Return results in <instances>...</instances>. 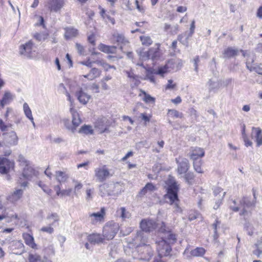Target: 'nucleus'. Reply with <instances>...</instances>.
<instances>
[{"instance_id": "37998d69", "label": "nucleus", "mask_w": 262, "mask_h": 262, "mask_svg": "<svg viewBox=\"0 0 262 262\" xmlns=\"http://www.w3.org/2000/svg\"><path fill=\"white\" fill-rule=\"evenodd\" d=\"M23 111L26 117L29 120H32L33 117L32 116V111L29 105L26 102L24 103L23 104Z\"/></svg>"}, {"instance_id": "f8f14e48", "label": "nucleus", "mask_w": 262, "mask_h": 262, "mask_svg": "<svg viewBox=\"0 0 262 262\" xmlns=\"http://www.w3.org/2000/svg\"><path fill=\"white\" fill-rule=\"evenodd\" d=\"M157 251L159 255L168 256L170 254L171 248L170 245L166 243L165 240L156 242Z\"/></svg>"}, {"instance_id": "412c9836", "label": "nucleus", "mask_w": 262, "mask_h": 262, "mask_svg": "<svg viewBox=\"0 0 262 262\" xmlns=\"http://www.w3.org/2000/svg\"><path fill=\"white\" fill-rule=\"evenodd\" d=\"M37 174L38 172L34 169L31 164L24 168L23 176L26 179L30 180Z\"/></svg>"}, {"instance_id": "e2e57ef3", "label": "nucleus", "mask_w": 262, "mask_h": 262, "mask_svg": "<svg viewBox=\"0 0 262 262\" xmlns=\"http://www.w3.org/2000/svg\"><path fill=\"white\" fill-rule=\"evenodd\" d=\"M52 226V225L50 224V225L48 226L42 227L40 229V231L44 232H47L49 234H52L54 232V229Z\"/></svg>"}, {"instance_id": "7c9ffc66", "label": "nucleus", "mask_w": 262, "mask_h": 262, "mask_svg": "<svg viewBox=\"0 0 262 262\" xmlns=\"http://www.w3.org/2000/svg\"><path fill=\"white\" fill-rule=\"evenodd\" d=\"M13 100V96L9 92H6L1 101V105L4 107L9 104Z\"/></svg>"}, {"instance_id": "9b49d317", "label": "nucleus", "mask_w": 262, "mask_h": 262, "mask_svg": "<svg viewBox=\"0 0 262 262\" xmlns=\"http://www.w3.org/2000/svg\"><path fill=\"white\" fill-rule=\"evenodd\" d=\"M160 231L162 234L161 240L166 241V243L170 245V244H173L176 243L177 241L176 235L173 234L170 230H167L166 226L164 223H162Z\"/></svg>"}, {"instance_id": "423d86ee", "label": "nucleus", "mask_w": 262, "mask_h": 262, "mask_svg": "<svg viewBox=\"0 0 262 262\" xmlns=\"http://www.w3.org/2000/svg\"><path fill=\"white\" fill-rule=\"evenodd\" d=\"M113 176L106 165H100L94 169V177L96 182L102 183Z\"/></svg>"}, {"instance_id": "7ed1b4c3", "label": "nucleus", "mask_w": 262, "mask_h": 262, "mask_svg": "<svg viewBox=\"0 0 262 262\" xmlns=\"http://www.w3.org/2000/svg\"><path fill=\"white\" fill-rule=\"evenodd\" d=\"M59 88L60 89L61 91L66 95L68 98V100L71 103L70 112L72 115V123L73 127H75V130L76 131L77 127L82 123V120L80 119L79 114L74 108L73 106V100L72 99L70 94L67 90L64 84L63 83H60Z\"/></svg>"}, {"instance_id": "4c0bfd02", "label": "nucleus", "mask_w": 262, "mask_h": 262, "mask_svg": "<svg viewBox=\"0 0 262 262\" xmlns=\"http://www.w3.org/2000/svg\"><path fill=\"white\" fill-rule=\"evenodd\" d=\"M29 262H43L41 256L37 253H30L28 256Z\"/></svg>"}, {"instance_id": "c9c22d12", "label": "nucleus", "mask_w": 262, "mask_h": 262, "mask_svg": "<svg viewBox=\"0 0 262 262\" xmlns=\"http://www.w3.org/2000/svg\"><path fill=\"white\" fill-rule=\"evenodd\" d=\"M13 124L11 123L4 121L3 119H0V130L2 132H6L9 128H12Z\"/></svg>"}, {"instance_id": "c03bdc74", "label": "nucleus", "mask_w": 262, "mask_h": 262, "mask_svg": "<svg viewBox=\"0 0 262 262\" xmlns=\"http://www.w3.org/2000/svg\"><path fill=\"white\" fill-rule=\"evenodd\" d=\"M140 39L143 45L149 46L152 43V40L151 38L148 36H141L140 37Z\"/></svg>"}, {"instance_id": "473e14b6", "label": "nucleus", "mask_w": 262, "mask_h": 262, "mask_svg": "<svg viewBox=\"0 0 262 262\" xmlns=\"http://www.w3.org/2000/svg\"><path fill=\"white\" fill-rule=\"evenodd\" d=\"M150 59L154 60L160 56V53L159 52V46L157 48H150L149 50Z\"/></svg>"}, {"instance_id": "680f3d73", "label": "nucleus", "mask_w": 262, "mask_h": 262, "mask_svg": "<svg viewBox=\"0 0 262 262\" xmlns=\"http://www.w3.org/2000/svg\"><path fill=\"white\" fill-rule=\"evenodd\" d=\"M251 72L255 71L259 75H262V69L257 64H254L251 69H249Z\"/></svg>"}, {"instance_id": "864d4df0", "label": "nucleus", "mask_w": 262, "mask_h": 262, "mask_svg": "<svg viewBox=\"0 0 262 262\" xmlns=\"http://www.w3.org/2000/svg\"><path fill=\"white\" fill-rule=\"evenodd\" d=\"M49 34L48 33H36L34 35L35 38L38 41L45 40L48 38Z\"/></svg>"}, {"instance_id": "603ef678", "label": "nucleus", "mask_w": 262, "mask_h": 262, "mask_svg": "<svg viewBox=\"0 0 262 262\" xmlns=\"http://www.w3.org/2000/svg\"><path fill=\"white\" fill-rule=\"evenodd\" d=\"M138 53L140 57V58L142 60H146L150 59L149 51L143 52L142 51L138 50Z\"/></svg>"}, {"instance_id": "0e129e2a", "label": "nucleus", "mask_w": 262, "mask_h": 262, "mask_svg": "<svg viewBox=\"0 0 262 262\" xmlns=\"http://www.w3.org/2000/svg\"><path fill=\"white\" fill-rule=\"evenodd\" d=\"M255 64L254 63V56H249L248 57V58L247 59V61L246 62V67L247 68L249 69H251L252 67L253 66V64Z\"/></svg>"}, {"instance_id": "c85d7f7f", "label": "nucleus", "mask_w": 262, "mask_h": 262, "mask_svg": "<svg viewBox=\"0 0 262 262\" xmlns=\"http://www.w3.org/2000/svg\"><path fill=\"white\" fill-rule=\"evenodd\" d=\"M55 177L57 181L60 183H64L69 178V176L65 172L61 171H56L55 172Z\"/></svg>"}, {"instance_id": "c756f323", "label": "nucleus", "mask_w": 262, "mask_h": 262, "mask_svg": "<svg viewBox=\"0 0 262 262\" xmlns=\"http://www.w3.org/2000/svg\"><path fill=\"white\" fill-rule=\"evenodd\" d=\"M140 93L139 94V96L140 97H142V100L144 101L145 103H154L155 102V98L151 97L149 94H147L146 93V92L142 90H140Z\"/></svg>"}, {"instance_id": "1a4fd4ad", "label": "nucleus", "mask_w": 262, "mask_h": 262, "mask_svg": "<svg viewBox=\"0 0 262 262\" xmlns=\"http://www.w3.org/2000/svg\"><path fill=\"white\" fill-rule=\"evenodd\" d=\"M14 161L0 156V173L1 174H8L11 170H14Z\"/></svg>"}, {"instance_id": "a18cd8bd", "label": "nucleus", "mask_w": 262, "mask_h": 262, "mask_svg": "<svg viewBox=\"0 0 262 262\" xmlns=\"http://www.w3.org/2000/svg\"><path fill=\"white\" fill-rule=\"evenodd\" d=\"M205 253V250L203 248H196L191 250L190 253L193 256H200L203 255Z\"/></svg>"}, {"instance_id": "f03ea898", "label": "nucleus", "mask_w": 262, "mask_h": 262, "mask_svg": "<svg viewBox=\"0 0 262 262\" xmlns=\"http://www.w3.org/2000/svg\"><path fill=\"white\" fill-rule=\"evenodd\" d=\"M255 202H251L248 197H243L240 201L238 206H230L233 211H239V215L245 217L249 216L251 213L252 208L254 206Z\"/></svg>"}, {"instance_id": "9d476101", "label": "nucleus", "mask_w": 262, "mask_h": 262, "mask_svg": "<svg viewBox=\"0 0 262 262\" xmlns=\"http://www.w3.org/2000/svg\"><path fill=\"white\" fill-rule=\"evenodd\" d=\"M65 5L64 0H48L45 7L50 12H59Z\"/></svg>"}, {"instance_id": "338daca9", "label": "nucleus", "mask_w": 262, "mask_h": 262, "mask_svg": "<svg viewBox=\"0 0 262 262\" xmlns=\"http://www.w3.org/2000/svg\"><path fill=\"white\" fill-rule=\"evenodd\" d=\"M166 256L159 255V254H158V255L155 257L152 262H167L165 258Z\"/></svg>"}, {"instance_id": "79ce46f5", "label": "nucleus", "mask_w": 262, "mask_h": 262, "mask_svg": "<svg viewBox=\"0 0 262 262\" xmlns=\"http://www.w3.org/2000/svg\"><path fill=\"white\" fill-rule=\"evenodd\" d=\"M78 34V31L74 28H68L67 29L64 36L66 39H69L75 37Z\"/></svg>"}, {"instance_id": "bb28decb", "label": "nucleus", "mask_w": 262, "mask_h": 262, "mask_svg": "<svg viewBox=\"0 0 262 262\" xmlns=\"http://www.w3.org/2000/svg\"><path fill=\"white\" fill-rule=\"evenodd\" d=\"M101 71L96 68H94L90 70L88 74L84 75L82 76L89 80H93L99 77Z\"/></svg>"}, {"instance_id": "774afa93", "label": "nucleus", "mask_w": 262, "mask_h": 262, "mask_svg": "<svg viewBox=\"0 0 262 262\" xmlns=\"http://www.w3.org/2000/svg\"><path fill=\"white\" fill-rule=\"evenodd\" d=\"M76 48L80 55H84L85 49L83 46L78 43H76Z\"/></svg>"}, {"instance_id": "6e6d98bb", "label": "nucleus", "mask_w": 262, "mask_h": 262, "mask_svg": "<svg viewBox=\"0 0 262 262\" xmlns=\"http://www.w3.org/2000/svg\"><path fill=\"white\" fill-rule=\"evenodd\" d=\"M47 220L52 221V223L50 224L52 226L54 225V224L58 222L59 220V217L56 213H52L48 215L47 217Z\"/></svg>"}, {"instance_id": "a19ab883", "label": "nucleus", "mask_w": 262, "mask_h": 262, "mask_svg": "<svg viewBox=\"0 0 262 262\" xmlns=\"http://www.w3.org/2000/svg\"><path fill=\"white\" fill-rule=\"evenodd\" d=\"M210 91H214L219 89L222 86L221 82H215L212 80H209L207 83Z\"/></svg>"}, {"instance_id": "49530a36", "label": "nucleus", "mask_w": 262, "mask_h": 262, "mask_svg": "<svg viewBox=\"0 0 262 262\" xmlns=\"http://www.w3.org/2000/svg\"><path fill=\"white\" fill-rule=\"evenodd\" d=\"M108 187L109 186L107 184H103L100 186V191L102 196H104L106 195H110L111 194V192L106 190Z\"/></svg>"}, {"instance_id": "72a5a7b5", "label": "nucleus", "mask_w": 262, "mask_h": 262, "mask_svg": "<svg viewBox=\"0 0 262 262\" xmlns=\"http://www.w3.org/2000/svg\"><path fill=\"white\" fill-rule=\"evenodd\" d=\"M78 133L85 135H92L93 134V129L92 126L84 124L81 127Z\"/></svg>"}, {"instance_id": "a878e982", "label": "nucleus", "mask_w": 262, "mask_h": 262, "mask_svg": "<svg viewBox=\"0 0 262 262\" xmlns=\"http://www.w3.org/2000/svg\"><path fill=\"white\" fill-rule=\"evenodd\" d=\"M116 215L117 217L121 218L123 221L130 218L131 214L124 207L117 208Z\"/></svg>"}, {"instance_id": "a211bd4d", "label": "nucleus", "mask_w": 262, "mask_h": 262, "mask_svg": "<svg viewBox=\"0 0 262 262\" xmlns=\"http://www.w3.org/2000/svg\"><path fill=\"white\" fill-rule=\"evenodd\" d=\"M251 137L255 139L257 146L262 145V130L259 127L252 128Z\"/></svg>"}, {"instance_id": "39448f33", "label": "nucleus", "mask_w": 262, "mask_h": 262, "mask_svg": "<svg viewBox=\"0 0 262 262\" xmlns=\"http://www.w3.org/2000/svg\"><path fill=\"white\" fill-rule=\"evenodd\" d=\"M167 66L165 64L164 66L159 67L158 70L151 68L146 69L145 76L144 79L148 80L150 82L156 83L155 75H159L163 77L165 74L170 72Z\"/></svg>"}, {"instance_id": "ea45409f", "label": "nucleus", "mask_w": 262, "mask_h": 262, "mask_svg": "<svg viewBox=\"0 0 262 262\" xmlns=\"http://www.w3.org/2000/svg\"><path fill=\"white\" fill-rule=\"evenodd\" d=\"M256 249L253 251V253L259 257L262 253V238L258 240L257 243L255 244Z\"/></svg>"}, {"instance_id": "de8ad7c7", "label": "nucleus", "mask_w": 262, "mask_h": 262, "mask_svg": "<svg viewBox=\"0 0 262 262\" xmlns=\"http://www.w3.org/2000/svg\"><path fill=\"white\" fill-rule=\"evenodd\" d=\"M193 167L196 172L198 173H203V171L201 168L202 160H193Z\"/></svg>"}, {"instance_id": "3c124183", "label": "nucleus", "mask_w": 262, "mask_h": 262, "mask_svg": "<svg viewBox=\"0 0 262 262\" xmlns=\"http://www.w3.org/2000/svg\"><path fill=\"white\" fill-rule=\"evenodd\" d=\"M194 178V174L192 172L186 173L184 177L185 181L189 185H192L193 184Z\"/></svg>"}, {"instance_id": "cd10ccee", "label": "nucleus", "mask_w": 262, "mask_h": 262, "mask_svg": "<svg viewBox=\"0 0 262 262\" xmlns=\"http://www.w3.org/2000/svg\"><path fill=\"white\" fill-rule=\"evenodd\" d=\"M98 49L105 53H114L116 51V47L115 46H107L102 43L98 46Z\"/></svg>"}, {"instance_id": "e433bc0d", "label": "nucleus", "mask_w": 262, "mask_h": 262, "mask_svg": "<svg viewBox=\"0 0 262 262\" xmlns=\"http://www.w3.org/2000/svg\"><path fill=\"white\" fill-rule=\"evenodd\" d=\"M113 37L114 39L119 44L126 45L128 43V40L122 34L117 33L113 35Z\"/></svg>"}, {"instance_id": "09e8293b", "label": "nucleus", "mask_w": 262, "mask_h": 262, "mask_svg": "<svg viewBox=\"0 0 262 262\" xmlns=\"http://www.w3.org/2000/svg\"><path fill=\"white\" fill-rule=\"evenodd\" d=\"M72 182L74 184V193L76 194L83 187L82 184L75 179H73Z\"/></svg>"}, {"instance_id": "69168bd1", "label": "nucleus", "mask_w": 262, "mask_h": 262, "mask_svg": "<svg viewBox=\"0 0 262 262\" xmlns=\"http://www.w3.org/2000/svg\"><path fill=\"white\" fill-rule=\"evenodd\" d=\"M100 14L103 18L106 17L113 24H114L115 19L111 17L110 16L106 15L105 14V11L104 9L101 8Z\"/></svg>"}, {"instance_id": "ddd939ff", "label": "nucleus", "mask_w": 262, "mask_h": 262, "mask_svg": "<svg viewBox=\"0 0 262 262\" xmlns=\"http://www.w3.org/2000/svg\"><path fill=\"white\" fill-rule=\"evenodd\" d=\"M178 164L177 172L179 174L186 173L189 168L188 160L186 158L179 157L176 159Z\"/></svg>"}, {"instance_id": "4d7b16f0", "label": "nucleus", "mask_w": 262, "mask_h": 262, "mask_svg": "<svg viewBox=\"0 0 262 262\" xmlns=\"http://www.w3.org/2000/svg\"><path fill=\"white\" fill-rule=\"evenodd\" d=\"M18 162L20 164L23 166L27 167L30 164V162L28 161L23 156L19 155L18 157Z\"/></svg>"}, {"instance_id": "6e6552de", "label": "nucleus", "mask_w": 262, "mask_h": 262, "mask_svg": "<svg viewBox=\"0 0 262 262\" xmlns=\"http://www.w3.org/2000/svg\"><path fill=\"white\" fill-rule=\"evenodd\" d=\"M19 53L20 55L28 58H32L35 56L34 50V44L31 40L19 46Z\"/></svg>"}, {"instance_id": "393cba45", "label": "nucleus", "mask_w": 262, "mask_h": 262, "mask_svg": "<svg viewBox=\"0 0 262 262\" xmlns=\"http://www.w3.org/2000/svg\"><path fill=\"white\" fill-rule=\"evenodd\" d=\"M25 244L34 249H37V246L34 242V237L29 233H25L23 234Z\"/></svg>"}, {"instance_id": "aec40b11", "label": "nucleus", "mask_w": 262, "mask_h": 262, "mask_svg": "<svg viewBox=\"0 0 262 262\" xmlns=\"http://www.w3.org/2000/svg\"><path fill=\"white\" fill-rule=\"evenodd\" d=\"M75 95L79 102L82 104H86L91 98V96L85 93L82 88H79Z\"/></svg>"}, {"instance_id": "2f4dec72", "label": "nucleus", "mask_w": 262, "mask_h": 262, "mask_svg": "<svg viewBox=\"0 0 262 262\" xmlns=\"http://www.w3.org/2000/svg\"><path fill=\"white\" fill-rule=\"evenodd\" d=\"M238 50L236 49L228 47L224 50V56L226 58H230L237 54Z\"/></svg>"}, {"instance_id": "5fc2aeb1", "label": "nucleus", "mask_w": 262, "mask_h": 262, "mask_svg": "<svg viewBox=\"0 0 262 262\" xmlns=\"http://www.w3.org/2000/svg\"><path fill=\"white\" fill-rule=\"evenodd\" d=\"M168 115L170 116L171 117L177 118H182L183 114L181 113H180L177 110H170L168 111Z\"/></svg>"}, {"instance_id": "bf43d9fd", "label": "nucleus", "mask_w": 262, "mask_h": 262, "mask_svg": "<svg viewBox=\"0 0 262 262\" xmlns=\"http://www.w3.org/2000/svg\"><path fill=\"white\" fill-rule=\"evenodd\" d=\"M226 194V192H224L222 195H220V198L219 199V200L216 202L215 204L213 206V208L214 209H217L219 208L221 204L222 203V200L223 199L224 197L225 196Z\"/></svg>"}, {"instance_id": "0eeeda50", "label": "nucleus", "mask_w": 262, "mask_h": 262, "mask_svg": "<svg viewBox=\"0 0 262 262\" xmlns=\"http://www.w3.org/2000/svg\"><path fill=\"white\" fill-rule=\"evenodd\" d=\"M119 229V224L115 222L107 223L103 228V237L105 239H112Z\"/></svg>"}, {"instance_id": "6ab92c4d", "label": "nucleus", "mask_w": 262, "mask_h": 262, "mask_svg": "<svg viewBox=\"0 0 262 262\" xmlns=\"http://www.w3.org/2000/svg\"><path fill=\"white\" fill-rule=\"evenodd\" d=\"M24 192V189H16L15 190L10 194L7 198L8 201L12 203H15L19 201L22 197Z\"/></svg>"}, {"instance_id": "4be33fe9", "label": "nucleus", "mask_w": 262, "mask_h": 262, "mask_svg": "<svg viewBox=\"0 0 262 262\" xmlns=\"http://www.w3.org/2000/svg\"><path fill=\"white\" fill-rule=\"evenodd\" d=\"M88 240L91 244H97L104 242L105 239L100 234L93 233L88 236Z\"/></svg>"}, {"instance_id": "2eb2a0df", "label": "nucleus", "mask_w": 262, "mask_h": 262, "mask_svg": "<svg viewBox=\"0 0 262 262\" xmlns=\"http://www.w3.org/2000/svg\"><path fill=\"white\" fill-rule=\"evenodd\" d=\"M5 142L9 146H16L18 144V138L14 131L4 133Z\"/></svg>"}, {"instance_id": "20e7f679", "label": "nucleus", "mask_w": 262, "mask_h": 262, "mask_svg": "<svg viewBox=\"0 0 262 262\" xmlns=\"http://www.w3.org/2000/svg\"><path fill=\"white\" fill-rule=\"evenodd\" d=\"M167 186V193L164 195L166 200H170L173 201V199L177 198L178 191L179 190L178 185H177L174 178L169 176L166 181Z\"/></svg>"}, {"instance_id": "5701e85b", "label": "nucleus", "mask_w": 262, "mask_h": 262, "mask_svg": "<svg viewBox=\"0 0 262 262\" xmlns=\"http://www.w3.org/2000/svg\"><path fill=\"white\" fill-rule=\"evenodd\" d=\"M166 64L168 66V68L170 70L177 71L183 65V62L180 59H171L169 60Z\"/></svg>"}, {"instance_id": "f3484780", "label": "nucleus", "mask_w": 262, "mask_h": 262, "mask_svg": "<svg viewBox=\"0 0 262 262\" xmlns=\"http://www.w3.org/2000/svg\"><path fill=\"white\" fill-rule=\"evenodd\" d=\"M105 214L104 208H101L100 211L96 213H92L89 214V217L91 223L93 224H96L98 222H101L104 220V216Z\"/></svg>"}, {"instance_id": "b1692460", "label": "nucleus", "mask_w": 262, "mask_h": 262, "mask_svg": "<svg viewBox=\"0 0 262 262\" xmlns=\"http://www.w3.org/2000/svg\"><path fill=\"white\" fill-rule=\"evenodd\" d=\"M205 152L203 148L200 147H194L191 150L190 158L192 160H198L200 158L204 156Z\"/></svg>"}, {"instance_id": "13d9d810", "label": "nucleus", "mask_w": 262, "mask_h": 262, "mask_svg": "<svg viewBox=\"0 0 262 262\" xmlns=\"http://www.w3.org/2000/svg\"><path fill=\"white\" fill-rule=\"evenodd\" d=\"M38 185L42 189V190L48 194H51L52 190L50 189L46 184H43L41 182L39 181L38 183Z\"/></svg>"}, {"instance_id": "f704fd0d", "label": "nucleus", "mask_w": 262, "mask_h": 262, "mask_svg": "<svg viewBox=\"0 0 262 262\" xmlns=\"http://www.w3.org/2000/svg\"><path fill=\"white\" fill-rule=\"evenodd\" d=\"M156 189V186L151 183H148L140 192L141 195H144L147 192H152Z\"/></svg>"}, {"instance_id": "58836bf2", "label": "nucleus", "mask_w": 262, "mask_h": 262, "mask_svg": "<svg viewBox=\"0 0 262 262\" xmlns=\"http://www.w3.org/2000/svg\"><path fill=\"white\" fill-rule=\"evenodd\" d=\"M169 200V202H168L169 203L170 205H173V207L174 209V212H175L176 213H181L182 212V210L178 204L179 199H178V196H177V198L173 199L172 202L170 200Z\"/></svg>"}, {"instance_id": "052dcab7", "label": "nucleus", "mask_w": 262, "mask_h": 262, "mask_svg": "<svg viewBox=\"0 0 262 262\" xmlns=\"http://www.w3.org/2000/svg\"><path fill=\"white\" fill-rule=\"evenodd\" d=\"M221 224L220 222H219L217 220H215V222L212 224V227L214 229V238L216 239L218 237L217 228V226Z\"/></svg>"}, {"instance_id": "dca6fc26", "label": "nucleus", "mask_w": 262, "mask_h": 262, "mask_svg": "<svg viewBox=\"0 0 262 262\" xmlns=\"http://www.w3.org/2000/svg\"><path fill=\"white\" fill-rule=\"evenodd\" d=\"M157 225L156 223L152 220L144 219L140 222V228L146 232L153 231L156 228Z\"/></svg>"}, {"instance_id": "8fccbe9b", "label": "nucleus", "mask_w": 262, "mask_h": 262, "mask_svg": "<svg viewBox=\"0 0 262 262\" xmlns=\"http://www.w3.org/2000/svg\"><path fill=\"white\" fill-rule=\"evenodd\" d=\"M63 124L66 128L72 133H75V127H73L72 123L71 124L70 121L69 119H64L63 120Z\"/></svg>"}, {"instance_id": "4468645a", "label": "nucleus", "mask_w": 262, "mask_h": 262, "mask_svg": "<svg viewBox=\"0 0 262 262\" xmlns=\"http://www.w3.org/2000/svg\"><path fill=\"white\" fill-rule=\"evenodd\" d=\"M110 126L108 120L105 118H99L96 121L95 127L99 134L108 131Z\"/></svg>"}, {"instance_id": "f257e3e1", "label": "nucleus", "mask_w": 262, "mask_h": 262, "mask_svg": "<svg viewBox=\"0 0 262 262\" xmlns=\"http://www.w3.org/2000/svg\"><path fill=\"white\" fill-rule=\"evenodd\" d=\"M147 238L144 236L143 231L137 232V235L133 239L130 244L133 247L137 249V251L139 253V259L149 260L153 254L152 250L149 245H147Z\"/></svg>"}]
</instances>
